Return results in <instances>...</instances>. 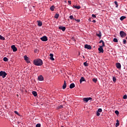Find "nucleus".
I'll list each match as a JSON object with an SVG mask.
<instances>
[{
	"mask_svg": "<svg viewBox=\"0 0 127 127\" xmlns=\"http://www.w3.org/2000/svg\"><path fill=\"white\" fill-rule=\"evenodd\" d=\"M34 64L36 66H41L43 64V63L42 62V60L41 59H37L34 60Z\"/></svg>",
	"mask_w": 127,
	"mask_h": 127,
	"instance_id": "obj_1",
	"label": "nucleus"
},
{
	"mask_svg": "<svg viewBox=\"0 0 127 127\" xmlns=\"http://www.w3.org/2000/svg\"><path fill=\"white\" fill-rule=\"evenodd\" d=\"M7 75V73L5 72V71H0V76L2 77V78H5V76Z\"/></svg>",
	"mask_w": 127,
	"mask_h": 127,
	"instance_id": "obj_2",
	"label": "nucleus"
},
{
	"mask_svg": "<svg viewBox=\"0 0 127 127\" xmlns=\"http://www.w3.org/2000/svg\"><path fill=\"white\" fill-rule=\"evenodd\" d=\"M120 35L122 38H124L125 36H127V33L123 31H120Z\"/></svg>",
	"mask_w": 127,
	"mask_h": 127,
	"instance_id": "obj_3",
	"label": "nucleus"
},
{
	"mask_svg": "<svg viewBox=\"0 0 127 127\" xmlns=\"http://www.w3.org/2000/svg\"><path fill=\"white\" fill-rule=\"evenodd\" d=\"M90 100H93V98L91 97H87V98H84L83 99V101L84 102H86V103H88Z\"/></svg>",
	"mask_w": 127,
	"mask_h": 127,
	"instance_id": "obj_4",
	"label": "nucleus"
},
{
	"mask_svg": "<svg viewBox=\"0 0 127 127\" xmlns=\"http://www.w3.org/2000/svg\"><path fill=\"white\" fill-rule=\"evenodd\" d=\"M24 60L26 61L27 63H30V62L29 61V58L27 57V56H24Z\"/></svg>",
	"mask_w": 127,
	"mask_h": 127,
	"instance_id": "obj_5",
	"label": "nucleus"
},
{
	"mask_svg": "<svg viewBox=\"0 0 127 127\" xmlns=\"http://www.w3.org/2000/svg\"><path fill=\"white\" fill-rule=\"evenodd\" d=\"M41 40H42V41H47V40H48V39L47 38V37H46V36H44L43 37L41 38Z\"/></svg>",
	"mask_w": 127,
	"mask_h": 127,
	"instance_id": "obj_6",
	"label": "nucleus"
},
{
	"mask_svg": "<svg viewBox=\"0 0 127 127\" xmlns=\"http://www.w3.org/2000/svg\"><path fill=\"white\" fill-rule=\"evenodd\" d=\"M11 48L12 49L13 52H16V51H17V48H16L14 45L11 46Z\"/></svg>",
	"mask_w": 127,
	"mask_h": 127,
	"instance_id": "obj_7",
	"label": "nucleus"
},
{
	"mask_svg": "<svg viewBox=\"0 0 127 127\" xmlns=\"http://www.w3.org/2000/svg\"><path fill=\"white\" fill-rule=\"evenodd\" d=\"M98 50L99 51V53H104V49H103V46H100L98 48Z\"/></svg>",
	"mask_w": 127,
	"mask_h": 127,
	"instance_id": "obj_8",
	"label": "nucleus"
},
{
	"mask_svg": "<svg viewBox=\"0 0 127 127\" xmlns=\"http://www.w3.org/2000/svg\"><path fill=\"white\" fill-rule=\"evenodd\" d=\"M54 57V55H53V54H50V60H51L52 61H54V60H55L54 59V58H53Z\"/></svg>",
	"mask_w": 127,
	"mask_h": 127,
	"instance_id": "obj_9",
	"label": "nucleus"
},
{
	"mask_svg": "<svg viewBox=\"0 0 127 127\" xmlns=\"http://www.w3.org/2000/svg\"><path fill=\"white\" fill-rule=\"evenodd\" d=\"M116 67L118 69H121L122 68V65L120 64V63H116Z\"/></svg>",
	"mask_w": 127,
	"mask_h": 127,
	"instance_id": "obj_10",
	"label": "nucleus"
},
{
	"mask_svg": "<svg viewBox=\"0 0 127 127\" xmlns=\"http://www.w3.org/2000/svg\"><path fill=\"white\" fill-rule=\"evenodd\" d=\"M85 48L86 49H92V47L90 45L88 44H86L84 46Z\"/></svg>",
	"mask_w": 127,
	"mask_h": 127,
	"instance_id": "obj_11",
	"label": "nucleus"
},
{
	"mask_svg": "<svg viewBox=\"0 0 127 127\" xmlns=\"http://www.w3.org/2000/svg\"><path fill=\"white\" fill-rule=\"evenodd\" d=\"M59 29H61V30H63V31H64L66 30V27L64 26H61L59 27Z\"/></svg>",
	"mask_w": 127,
	"mask_h": 127,
	"instance_id": "obj_12",
	"label": "nucleus"
},
{
	"mask_svg": "<svg viewBox=\"0 0 127 127\" xmlns=\"http://www.w3.org/2000/svg\"><path fill=\"white\" fill-rule=\"evenodd\" d=\"M84 81H86V80L85 79V78H84V77H81L79 80V82L81 84L82 83V82H84Z\"/></svg>",
	"mask_w": 127,
	"mask_h": 127,
	"instance_id": "obj_13",
	"label": "nucleus"
},
{
	"mask_svg": "<svg viewBox=\"0 0 127 127\" xmlns=\"http://www.w3.org/2000/svg\"><path fill=\"white\" fill-rule=\"evenodd\" d=\"M38 79L39 81H43V76H42V75H40L38 76Z\"/></svg>",
	"mask_w": 127,
	"mask_h": 127,
	"instance_id": "obj_14",
	"label": "nucleus"
},
{
	"mask_svg": "<svg viewBox=\"0 0 127 127\" xmlns=\"http://www.w3.org/2000/svg\"><path fill=\"white\" fill-rule=\"evenodd\" d=\"M70 89H73V88H75V84L71 83L69 86Z\"/></svg>",
	"mask_w": 127,
	"mask_h": 127,
	"instance_id": "obj_15",
	"label": "nucleus"
},
{
	"mask_svg": "<svg viewBox=\"0 0 127 127\" xmlns=\"http://www.w3.org/2000/svg\"><path fill=\"white\" fill-rule=\"evenodd\" d=\"M55 9V6L54 5H52V6L50 7V9L52 11H54V9Z\"/></svg>",
	"mask_w": 127,
	"mask_h": 127,
	"instance_id": "obj_16",
	"label": "nucleus"
},
{
	"mask_svg": "<svg viewBox=\"0 0 127 127\" xmlns=\"http://www.w3.org/2000/svg\"><path fill=\"white\" fill-rule=\"evenodd\" d=\"M96 36H98L99 38H101V37H102V33L99 32L98 34H96Z\"/></svg>",
	"mask_w": 127,
	"mask_h": 127,
	"instance_id": "obj_17",
	"label": "nucleus"
},
{
	"mask_svg": "<svg viewBox=\"0 0 127 127\" xmlns=\"http://www.w3.org/2000/svg\"><path fill=\"white\" fill-rule=\"evenodd\" d=\"M32 93L34 97H36V96H37V92L36 91H32Z\"/></svg>",
	"mask_w": 127,
	"mask_h": 127,
	"instance_id": "obj_18",
	"label": "nucleus"
},
{
	"mask_svg": "<svg viewBox=\"0 0 127 127\" xmlns=\"http://www.w3.org/2000/svg\"><path fill=\"white\" fill-rule=\"evenodd\" d=\"M38 25L39 26H42V22L40 21H38Z\"/></svg>",
	"mask_w": 127,
	"mask_h": 127,
	"instance_id": "obj_19",
	"label": "nucleus"
},
{
	"mask_svg": "<svg viewBox=\"0 0 127 127\" xmlns=\"http://www.w3.org/2000/svg\"><path fill=\"white\" fill-rule=\"evenodd\" d=\"M73 7H74V8H76L77 9H80L81 8V6H75V5H73Z\"/></svg>",
	"mask_w": 127,
	"mask_h": 127,
	"instance_id": "obj_20",
	"label": "nucleus"
},
{
	"mask_svg": "<svg viewBox=\"0 0 127 127\" xmlns=\"http://www.w3.org/2000/svg\"><path fill=\"white\" fill-rule=\"evenodd\" d=\"M3 61H4L5 62H7V61H8V59H7V58L6 57H4L3 59Z\"/></svg>",
	"mask_w": 127,
	"mask_h": 127,
	"instance_id": "obj_21",
	"label": "nucleus"
},
{
	"mask_svg": "<svg viewBox=\"0 0 127 127\" xmlns=\"http://www.w3.org/2000/svg\"><path fill=\"white\" fill-rule=\"evenodd\" d=\"M125 18H126V17L125 16H122L120 17V20H123L124 19H125Z\"/></svg>",
	"mask_w": 127,
	"mask_h": 127,
	"instance_id": "obj_22",
	"label": "nucleus"
},
{
	"mask_svg": "<svg viewBox=\"0 0 127 127\" xmlns=\"http://www.w3.org/2000/svg\"><path fill=\"white\" fill-rule=\"evenodd\" d=\"M92 81L93 82H94V83H97L98 79L97 78H93L92 79Z\"/></svg>",
	"mask_w": 127,
	"mask_h": 127,
	"instance_id": "obj_23",
	"label": "nucleus"
},
{
	"mask_svg": "<svg viewBox=\"0 0 127 127\" xmlns=\"http://www.w3.org/2000/svg\"><path fill=\"white\" fill-rule=\"evenodd\" d=\"M113 82H114V83H116V81H117V78H116V77H113Z\"/></svg>",
	"mask_w": 127,
	"mask_h": 127,
	"instance_id": "obj_24",
	"label": "nucleus"
},
{
	"mask_svg": "<svg viewBox=\"0 0 127 127\" xmlns=\"http://www.w3.org/2000/svg\"><path fill=\"white\" fill-rule=\"evenodd\" d=\"M66 87H67V84H64L63 86V89H66Z\"/></svg>",
	"mask_w": 127,
	"mask_h": 127,
	"instance_id": "obj_25",
	"label": "nucleus"
},
{
	"mask_svg": "<svg viewBox=\"0 0 127 127\" xmlns=\"http://www.w3.org/2000/svg\"><path fill=\"white\" fill-rule=\"evenodd\" d=\"M0 40H4L5 38L4 37H2V36L0 35Z\"/></svg>",
	"mask_w": 127,
	"mask_h": 127,
	"instance_id": "obj_26",
	"label": "nucleus"
},
{
	"mask_svg": "<svg viewBox=\"0 0 127 127\" xmlns=\"http://www.w3.org/2000/svg\"><path fill=\"white\" fill-rule=\"evenodd\" d=\"M14 113L16 114V115H17V116H19V117H21V115H19L18 112L17 111H14Z\"/></svg>",
	"mask_w": 127,
	"mask_h": 127,
	"instance_id": "obj_27",
	"label": "nucleus"
},
{
	"mask_svg": "<svg viewBox=\"0 0 127 127\" xmlns=\"http://www.w3.org/2000/svg\"><path fill=\"white\" fill-rule=\"evenodd\" d=\"M58 17H59V14H56L55 15V18H58Z\"/></svg>",
	"mask_w": 127,
	"mask_h": 127,
	"instance_id": "obj_28",
	"label": "nucleus"
},
{
	"mask_svg": "<svg viewBox=\"0 0 127 127\" xmlns=\"http://www.w3.org/2000/svg\"><path fill=\"white\" fill-rule=\"evenodd\" d=\"M97 112H98V113H102V112H103V110H102L101 108H99L98 109Z\"/></svg>",
	"mask_w": 127,
	"mask_h": 127,
	"instance_id": "obj_29",
	"label": "nucleus"
},
{
	"mask_svg": "<svg viewBox=\"0 0 127 127\" xmlns=\"http://www.w3.org/2000/svg\"><path fill=\"white\" fill-rule=\"evenodd\" d=\"M113 41H114V42L118 43V39H117V38H114V39H113Z\"/></svg>",
	"mask_w": 127,
	"mask_h": 127,
	"instance_id": "obj_30",
	"label": "nucleus"
},
{
	"mask_svg": "<svg viewBox=\"0 0 127 127\" xmlns=\"http://www.w3.org/2000/svg\"><path fill=\"white\" fill-rule=\"evenodd\" d=\"M83 65H84L86 66H89V64H88V63H87V62H84V63H83Z\"/></svg>",
	"mask_w": 127,
	"mask_h": 127,
	"instance_id": "obj_31",
	"label": "nucleus"
},
{
	"mask_svg": "<svg viewBox=\"0 0 127 127\" xmlns=\"http://www.w3.org/2000/svg\"><path fill=\"white\" fill-rule=\"evenodd\" d=\"M63 105H60L58 106L57 109H63Z\"/></svg>",
	"mask_w": 127,
	"mask_h": 127,
	"instance_id": "obj_32",
	"label": "nucleus"
},
{
	"mask_svg": "<svg viewBox=\"0 0 127 127\" xmlns=\"http://www.w3.org/2000/svg\"><path fill=\"white\" fill-rule=\"evenodd\" d=\"M115 114H116V115H117V116L119 115V114H120V112H119V111H117V110L115 111Z\"/></svg>",
	"mask_w": 127,
	"mask_h": 127,
	"instance_id": "obj_33",
	"label": "nucleus"
},
{
	"mask_svg": "<svg viewBox=\"0 0 127 127\" xmlns=\"http://www.w3.org/2000/svg\"><path fill=\"white\" fill-rule=\"evenodd\" d=\"M101 114H100V112L97 111L96 112V116H97V117H99V116Z\"/></svg>",
	"mask_w": 127,
	"mask_h": 127,
	"instance_id": "obj_34",
	"label": "nucleus"
},
{
	"mask_svg": "<svg viewBox=\"0 0 127 127\" xmlns=\"http://www.w3.org/2000/svg\"><path fill=\"white\" fill-rule=\"evenodd\" d=\"M69 18H70V19H75L74 18V17L73 16V15H70V16H69Z\"/></svg>",
	"mask_w": 127,
	"mask_h": 127,
	"instance_id": "obj_35",
	"label": "nucleus"
},
{
	"mask_svg": "<svg viewBox=\"0 0 127 127\" xmlns=\"http://www.w3.org/2000/svg\"><path fill=\"white\" fill-rule=\"evenodd\" d=\"M119 126H120V123H119V122H117V123L116 124V127H119Z\"/></svg>",
	"mask_w": 127,
	"mask_h": 127,
	"instance_id": "obj_36",
	"label": "nucleus"
},
{
	"mask_svg": "<svg viewBox=\"0 0 127 127\" xmlns=\"http://www.w3.org/2000/svg\"><path fill=\"white\" fill-rule=\"evenodd\" d=\"M123 99H124V100H126V99H127V95H125L123 96Z\"/></svg>",
	"mask_w": 127,
	"mask_h": 127,
	"instance_id": "obj_37",
	"label": "nucleus"
},
{
	"mask_svg": "<svg viewBox=\"0 0 127 127\" xmlns=\"http://www.w3.org/2000/svg\"><path fill=\"white\" fill-rule=\"evenodd\" d=\"M41 127V125L40 124H37L36 125V127Z\"/></svg>",
	"mask_w": 127,
	"mask_h": 127,
	"instance_id": "obj_38",
	"label": "nucleus"
},
{
	"mask_svg": "<svg viewBox=\"0 0 127 127\" xmlns=\"http://www.w3.org/2000/svg\"><path fill=\"white\" fill-rule=\"evenodd\" d=\"M123 43L124 44H127V40H123Z\"/></svg>",
	"mask_w": 127,
	"mask_h": 127,
	"instance_id": "obj_39",
	"label": "nucleus"
},
{
	"mask_svg": "<svg viewBox=\"0 0 127 127\" xmlns=\"http://www.w3.org/2000/svg\"><path fill=\"white\" fill-rule=\"evenodd\" d=\"M92 16L94 18H96V15L93 14H92Z\"/></svg>",
	"mask_w": 127,
	"mask_h": 127,
	"instance_id": "obj_40",
	"label": "nucleus"
},
{
	"mask_svg": "<svg viewBox=\"0 0 127 127\" xmlns=\"http://www.w3.org/2000/svg\"><path fill=\"white\" fill-rule=\"evenodd\" d=\"M74 20H75V21H77V22H80V19H74Z\"/></svg>",
	"mask_w": 127,
	"mask_h": 127,
	"instance_id": "obj_41",
	"label": "nucleus"
},
{
	"mask_svg": "<svg viewBox=\"0 0 127 127\" xmlns=\"http://www.w3.org/2000/svg\"><path fill=\"white\" fill-rule=\"evenodd\" d=\"M101 46H102V47H105V43L104 42L102 43V45Z\"/></svg>",
	"mask_w": 127,
	"mask_h": 127,
	"instance_id": "obj_42",
	"label": "nucleus"
},
{
	"mask_svg": "<svg viewBox=\"0 0 127 127\" xmlns=\"http://www.w3.org/2000/svg\"><path fill=\"white\" fill-rule=\"evenodd\" d=\"M114 3L116 5H118V2L117 1H115Z\"/></svg>",
	"mask_w": 127,
	"mask_h": 127,
	"instance_id": "obj_43",
	"label": "nucleus"
},
{
	"mask_svg": "<svg viewBox=\"0 0 127 127\" xmlns=\"http://www.w3.org/2000/svg\"><path fill=\"white\" fill-rule=\"evenodd\" d=\"M104 42V41L101 40L99 42V43H103Z\"/></svg>",
	"mask_w": 127,
	"mask_h": 127,
	"instance_id": "obj_44",
	"label": "nucleus"
},
{
	"mask_svg": "<svg viewBox=\"0 0 127 127\" xmlns=\"http://www.w3.org/2000/svg\"><path fill=\"white\" fill-rule=\"evenodd\" d=\"M68 3H69V4H71V1L70 0H68Z\"/></svg>",
	"mask_w": 127,
	"mask_h": 127,
	"instance_id": "obj_45",
	"label": "nucleus"
},
{
	"mask_svg": "<svg viewBox=\"0 0 127 127\" xmlns=\"http://www.w3.org/2000/svg\"><path fill=\"white\" fill-rule=\"evenodd\" d=\"M92 22L94 23H96V20H93Z\"/></svg>",
	"mask_w": 127,
	"mask_h": 127,
	"instance_id": "obj_46",
	"label": "nucleus"
},
{
	"mask_svg": "<svg viewBox=\"0 0 127 127\" xmlns=\"http://www.w3.org/2000/svg\"><path fill=\"white\" fill-rule=\"evenodd\" d=\"M64 84H66V80L64 81Z\"/></svg>",
	"mask_w": 127,
	"mask_h": 127,
	"instance_id": "obj_47",
	"label": "nucleus"
},
{
	"mask_svg": "<svg viewBox=\"0 0 127 127\" xmlns=\"http://www.w3.org/2000/svg\"><path fill=\"white\" fill-rule=\"evenodd\" d=\"M118 6H119V5L117 4V5H116V7H118Z\"/></svg>",
	"mask_w": 127,
	"mask_h": 127,
	"instance_id": "obj_48",
	"label": "nucleus"
},
{
	"mask_svg": "<svg viewBox=\"0 0 127 127\" xmlns=\"http://www.w3.org/2000/svg\"><path fill=\"white\" fill-rule=\"evenodd\" d=\"M35 52H37V50H35Z\"/></svg>",
	"mask_w": 127,
	"mask_h": 127,
	"instance_id": "obj_49",
	"label": "nucleus"
},
{
	"mask_svg": "<svg viewBox=\"0 0 127 127\" xmlns=\"http://www.w3.org/2000/svg\"><path fill=\"white\" fill-rule=\"evenodd\" d=\"M117 123H119V120H117Z\"/></svg>",
	"mask_w": 127,
	"mask_h": 127,
	"instance_id": "obj_50",
	"label": "nucleus"
},
{
	"mask_svg": "<svg viewBox=\"0 0 127 127\" xmlns=\"http://www.w3.org/2000/svg\"><path fill=\"white\" fill-rule=\"evenodd\" d=\"M126 39H127V37L126 38Z\"/></svg>",
	"mask_w": 127,
	"mask_h": 127,
	"instance_id": "obj_51",
	"label": "nucleus"
},
{
	"mask_svg": "<svg viewBox=\"0 0 127 127\" xmlns=\"http://www.w3.org/2000/svg\"><path fill=\"white\" fill-rule=\"evenodd\" d=\"M51 1L52 0H50Z\"/></svg>",
	"mask_w": 127,
	"mask_h": 127,
	"instance_id": "obj_52",
	"label": "nucleus"
}]
</instances>
